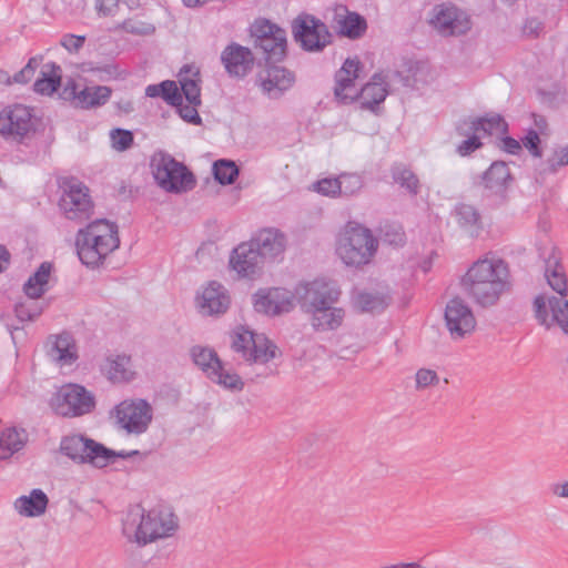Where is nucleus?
<instances>
[{
    "mask_svg": "<svg viewBox=\"0 0 568 568\" xmlns=\"http://www.w3.org/2000/svg\"><path fill=\"white\" fill-rule=\"evenodd\" d=\"M388 304V297L381 293L358 292L354 296V305L362 312L381 313Z\"/></svg>",
    "mask_w": 568,
    "mask_h": 568,
    "instance_id": "obj_36",
    "label": "nucleus"
},
{
    "mask_svg": "<svg viewBox=\"0 0 568 568\" xmlns=\"http://www.w3.org/2000/svg\"><path fill=\"white\" fill-rule=\"evenodd\" d=\"M439 382V377L437 373L433 369L420 368L416 373V388L423 389L430 385L437 384Z\"/></svg>",
    "mask_w": 568,
    "mask_h": 568,
    "instance_id": "obj_56",
    "label": "nucleus"
},
{
    "mask_svg": "<svg viewBox=\"0 0 568 568\" xmlns=\"http://www.w3.org/2000/svg\"><path fill=\"white\" fill-rule=\"evenodd\" d=\"M456 132L460 136L469 138L473 134H477V125L475 124V118L474 119H464L460 120L456 125Z\"/></svg>",
    "mask_w": 568,
    "mask_h": 568,
    "instance_id": "obj_61",
    "label": "nucleus"
},
{
    "mask_svg": "<svg viewBox=\"0 0 568 568\" xmlns=\"http://www.w3.org/2000/svg\"><path fill=\"white\" fill-rule=\"evenodd\" d=\"M478 133L483 132L485 135L506 134L508 132V123L500 114H486L484 116L475 118Z\"/></svg>",
    "mask_w": 568,
    "mask_h": 568,
    "instance_id": "obj_40",
    "label": "nucleus"
},
{
    "mask_svg": "<svg viewBox=\"0 0 568 568\" xmlns=\"http://www.w3.org/2000/svg\"><path fill=\"white\" fill-rule=\"evenodd\" d=\"M214 179L222 185L233 184L240 174L239 166L232 160L221 159L213 163Z\"/></svg>",
    "mask_w": 568,
    "mask_h": 568,
    "instance_id": "obj_41",
    "label": "nucleus"
},
{
    "mask_svg": "<svg viewBox=\"0 0 568 568\" xmlns=\"http://www.w3.org/2000/svg\"><path fill=\"white\" fill-rule=\"evenodd\" d=\"M363 69V64L357 58H347L342 67L335 72V78H352L357 79L359 77V72Z\"/></svg>",
    "mask_w": 568,
    "mask_h": 568,
    "instance_id": "obj_52",
    "label": "nucleus"
},
{
    "mask_svg": "<svg viewBox=\"0 0 568 568\" xmlns=\"http://www.w3.org/2000/svg\"><path fill=\"white\" fill-rule=\"evenodd\" d=\"M29 436L22 427H7L0 433V460L4 462L10 459L14 454L21 452L27 443Z\"/></svg>",
    "mask_w": 568,
    "mask_h": 568,
    "instance_id": "obj_29",
    "label": "nucleus"
},
{
    "mask_svg": "<svg viewBox=\"0 0 568 568\" xmlns=\"http://www.w3.org/2000/svg\"><path fill=\"white\" fill-rule=\"evenodd\" d=\"M49 404L59 416L77 417L91 413L95 407V398L83 386L67 384L52 395Z\"/></svg>",
    "mask_w": 568,
    "mask_h": 568,
    "instance_id": "obj_10",
    "label": "nucleus"
},
{
    "mask_svg": "<svg viewBox=\"0 0 568 568\" xmlns=\"http://www.w3.org/2000/svg\"><path fill=\"white\" fill-rule=\"evenodd\" d=\"M311 315V325L316 332L337 329L344 321L345 311L335 304L316 307Z\"/></svg>",
    "mask_w": 568,
    "mask_h": 568,
    "instance_id": "obj_26",
    "label": "nucleus"
},
{
    "mask_svg": "<svg viewBox=\"0 0 568 568\" xmlns=\"http://www.w3.org/2000/svg\"><path fill=\"white\" fill-rule=\"evenodd\" d=\"M500 149L509 154L517 155L520 153L523 145L518 140H516L511 136L505 135L501 139Z\"/></svg>",
    "mask_w": 568,
    "mask_h": 568,
    "instance_id": "obj_63",
    "label": "nucleus"
},
{
    "mask_svg": "<svg viewBox=\"0 0 568 568\" xmlns=\"http://www.w3.org/2000/svg\"><path fill=\"white\" fill-rule=\"evenodd\" d=\"M253 47L265 64L282 62L287 53L286 31L266 19L256 20L250 28Z\"/></svg>",
    "mask_w": 568,
    "mask_h": 568,
    "instance_id": "obj_6",
    "label": "nucleus"
},
{
    "mask_svg": "<svg viewBox=\"0 0 568 568\" xmlns=\"http://www.w3.org/2000/svg\"><path fill=\"white\" fill-rule=\"evenodd\" d=\"M62 69L55 62L42 64L39 78L33 83L34 92L42 95H51L61 85Z\"/></svg>",
    "mask_w": 568,
    "mask_h": 568,
    "instance_id": "obj_31",
    "label": "nucleus"
},
{
    "mask_svg": "<svg viewBox=\"0 0 568 568\" xmlns=\"http://www.w3.org/2000/svg\"><path fill=\"white\" fill-rule=\"evenodd\" d=\"M339 296L341 290L338 286L326 280L317 278L312 282H301L295 286L296 302L307 314L316 307L336 304Z\"/></svg>",
    "mask_w": 568,
    "mask_h": 568,
    "instance_id": "obj_11",
    "label": "nucleus"
},
{
    "mask_svg": "<svg viewBox=\"0 0 568 568\" xmlns=\"http://www.w3.org/2000/svg\"><path fill=\"white\" fill-rule=\"evenodd\" d=\"M59 449L62 455L77 464H91L95 467L99 457L110 453L103 444L80 434L63 436Z\"/></svg>",
    "mask_w": 568,
    "mask_h": 568,
    "instance_id": "obj_15",
    "label": "nucleus"
},
{
    "mask_svg": "<svg viewBox=\"0 0 568 568\" xmlns=\"http://www.w3.org/2000/svg\"><path fill=\"white\" fill-rule=\"evenodd\" d=\"M272 292L277 315L288 313L294 308V302L296 301L295 291L291 292L286 288L274 287Z\"/></svg>",
    "mask_w": 568,
    "mask_h": 568,
    "instance_id": "obj_44",
    "label": "nucleus"
},
{
    "mask_svg": "<svg viewBox=\"0 0 568 568\" xmlns=\"http://www.w3.org/2000/svg\"><path fill=\"white\" fill-rule=\"evenodd\" d=\"M445 322L454 339L464 338L476 327V318L473 311L460 297H454L447 303Z\"/></svg>",
    "mask_w": 568,
    "mask_h": 568,
    "instance_id": "obj_17",
    "label": "nucleus"
},
{
    "mask_svg": "<svg viewBox=\"0 0 568 568\" xmlns=\"http://www.w3.org/2000/svg\"><path fill=\"white\" fill-rule=\"evenodd\" d=\"M112 414L120 428L134 435L145 433L153 418L151 405L142 398L121 402Z\"/></svg>",
    "mask_w": 568,
    "mask_h": 568,
    "instance_id": "obj_12",
    "label": "nucleus"
},
{
    "mask_svg": "<svg viewBox=\"0 0 568 568\" xmlns=\"http://www.w3.org/2000/svg\"><path fill=\"white\" fill-rule=\"evenodd\" d=\"M546 168L542 173L555 174L559 169L568 165V145L559 146L554 150V153L546 160Z\"/></svg>",
    "mask_w": 568,
    "mask_h": 568,
    "instance_id": "obj_50",
    "label": "nucleus"
},
{
    "mask_svg": "<svg viewBox=\"0 0 568 568\" xmlns=\"http://www.w3.org/2000/svg\"><path fill=\"white\" fill-rule=\"evenodd\" d=\"M513 182L514 176L504 161H494L486 171L474 178V185L481 186L490 194L501 197H505Z\"/></svg>",
    "mask_w": 568,
    "mask_h": 568,
    "instance_id": "obj_20",
    "label": "nucleus"
},
{
    "mask_svg": "<svg viewBox=\"0 0 568 568\" xmlns=\"http://www.w3.org/2000/svg\"><path fill=\"white\" fill-rule=\"evenodd\" d=\"M63 94L81 109H93L104 105L110 100L112 90L106 85H92L78 91L77 84L71 82L64 88Z\"/></svg>",
    "mask_w": 568,
    "mask_h": 568,
    "instance_id": "obj_22",
    "label": "nucleus"
},
{
    "mask_svg": "<svg viewBox=\"0 0 568 568\" xmlns=\"http://www.w3.org/2000/svg\"><path fill=\"white\" fill-rule=\"evenodd\" d=\"M337 30L342 37L356 40L365 34L367 22L363 16L346 10V14L337 20Z\"/></svg>",
    "mask_w": 568,
    "mask_h": 568,
    "instance_id": "obj_34",
    "label": "nucleus"
},
{
    "mask_svg": "<svg viewBox=\"0 0 568 568\" xmlns=\"http://www.w3.org/2000/svg\"><path fill=\"white\" fill-rule=\"evenodd\" d=\"M255 335V333L243 327L235 331L232 335V349L240 353L245 359L246 354L251 348V344L254 343Z\"/></svg>",
    "mask_w": 568,
    "mask_h": 568,
    "instance_id": "obj_45",
    "label": "nucleus"
},
{
    "mask_svg": "<svg viewBox=\"0 0 568 568\" xmlns=\"http://www.w3.org/2000/svg\"><path fill=\"white\" fill-rule=\"evenodd\" d=\"M201 104H183V100L181 99L180 105H174L178 109L180 116L187 123L200 125L202 123V119L197 112V106Z\"/></svg>",
    "mask_w": 568,
    "mask_h": 568,
    "instance_id": "obj_54",
    "label": "nucleus"
},
{
    "mask_svg": "<svg viewBox=\"0 0 568 568\" xmlns=\"http://www.w3.org/2000/svg\"><path fill=\"white\" fill-rule=\"evenodd\" d=\"M508 286L509 268L501 258H480L462 278L463 290L483 307L495 305Z\"/></svg>",
    "mask_w": 568,
    "mask_h": 568,
    "instance_id": "obj_1",
    "label": "nucleus"
},
{
    "mask_svg": "<svg viewBox=\"0 0 568 568\" xmlns=\"http://www.w3.org/2000/svg\"><path fill=\"white\" fill-rule=\"evenodd\" d=\"M181 94L190 104H201V73L193 64H184L179 72Z\"/></svg>",
    "mask_w": 568,
    "mask_h": 568,
    "instance_id": "obj_28",
    "label": "nucleus"
},
{
    "mask_svg": "<svg viewBox=\"0 0 568 568\" xmlns=\"http://www.w3.org/2000/svg\"><path fill=\"white\" fill-rule=\"evenodd\" d=\"M230 305L229 291L216 281H211L197 298L200 312L207 316L224 314Z\"/></svg>",
    "mask_w": 568,
    "mask_h": 568,
    "instance_id": "obj_23",
    "label": "nucleus"
},
{
    "mask_svg": "<svg viewBox=\"0 0 568 568\" xmlns=\"http://www.w3.org/2000/svg\"><path fill=\"white\" fill-rule=\"evenodd\" d=\"M59 201L64 216L78 223L87 221L93 212V202L89 189L82 182L71 179Z\"/></svg>",
    "mask_w": 568,
    "mask_h": 568,
    "instance_id": "obj_13",
    "label": "nucleus"
},
{
    "mask_svg": "<svg viewBox=\"0 0 568 568\" xmlns=\"http://www.w3.org/2000/svg\"><path fill=\"white\" fill-rule=\"evenodd\" d=\"M292 33L300 48L310 53H321L334 42L327 24L306 12L300 13L292 21Z\"/></svg>",
    "mask_w": 568,
    "mask_h": 568,
    "instance_id": "obj_7",
    "label": "nucleus"
},
{
    "mask_svg": "<svg viewBox=\"0 0 568 568\" xmlns=\"http://www.w3.org/2000/svg\"><path fill=\"white\" fill-rule=\"evenodd\" d=\"M455 215L460 227L468 231L471 235L477 233L480 227V214L473 205L458 204L455 209Z\"/></svg>",
    "mask_w": 568,
    "mask_h": 568,
    "instance_id": "obj_39",
    "label": "nucleus"
},
{
    "mask_svg": "<svg viewBox=\"0 0 568 568\" xmlns=\"http://www.w3.org/2000/svg\"><path fill=\"white\" fill-rule=\"evenodd\" d=\"M221 62L231 78L243 79L253 71L255 55L248 47L232 41L221 52Z\"/></svg>",
    "mask_w": 568,
    "mask_h": 568,
    "instance_id": "obj_18",
    "label": "nucleus"
},
{
    "mask_svg": "<svg viewBox=\"0 0 568 568\" xmlns=\"http://www.w3.org/2000/svg\"><path fill=\"white\" fill-rule=\"evenodd\" d=\"M84 36L64 34L61 39V45L69 52H78L84 44Z\"/></svg>",
    "mask_w": 568,
    "mask_h": 568,
    "instance_id": "obj_59",
    "label": "nucleus"
},
{
    "mask_svg": "<svg viewBox=\"0 0 568 568\" xmlns=\"http://www.w3.org/2000/svg\"><path fill=\"white\" fill-rule=\"evenodd\" d=\"M254 308L258 313L266 315H277L273 303V292L270 290H258L253 296Z\"/></svg>",
    "mask_w": 568,
    "mask_h": 568,
    "instance_id": "obj_47",
    "label": "nucleus"
},
{
    "mask_svg": "<svg viewBox=\"0 0 568 568\" xmlns=\"http://www.w3.org/2000/svg\"><path fill=\"white\" fill-rule=\"evenodd\" d=\"M560 328L568 334V301L562 303V311L555 314V321Z\"/></svg>",
    "mask_w": 568,
    "mask_h": 568,
    "instance_id": "obj_64",
    "label": "nucleus"
},
{
    "mask_svg": "<svg viewBox=\"0 0 568 568\" xmlns=\"http://www.w3.org/2000/svg\"><path fill=\"white\" fill-rule=\"evenodd\" d=\"M160 97L170 105L181 104V91L179 90L176 82L172 80H164L159 83Z\"/></svg>",
    "mask_w": 568,
    "mask_h": 568,
    "instance_id": "obj_51",
    "label": "nucleus"
},
{
    "mask_svg": "<svg viewBox=\"0 0 568 568\" xmlns=\"http://www.w3.org/2000/svg\"><path fill=\"white\" fill-rule=\"evenodd\" d=\"M176 529L178 518L171 510L153 508L145 511L140 505L128 510L122 527L124 536L141 546L172 536Z\"/></svg>",
    "mask_w": 568,
    "mask_h": 568,
    "instance_id": "obj_2",
    "label": "nucleus"
},
{
    "mask_svg": "<svg viewBox=\"0 0 568 568\" xmlns=\"http://www.w3.org/2000/svg\"><path fill=\"white\" fill-rule=\"evenodd\" d=\"M49 498L40 488H34L29 495L18 497L13 507L14 510L23 517H39L43 515L48 508Z\"/></svg>",
    "mask_w": 568,
    "mask_h": 568,
    "instance_id": "obj_27",
    "label": "nucleus"
},
{
    "mask_svg": "<svg viewBox=\"0 0 568 568\" xmlns=\"http://www.w3.org/2000/svg\"><path fill=\"white\" fill-rule=\"evenodd\" d=\"M381 239L384 243L395 247L403 246L406 243V234L399 224H385L381 229Z\"/></svg>",
    "mask_w": 568,
    "mask_h": 568,
    "instance_id": "obj_46",
    "label": "nucleus"
},
{
    "mask_svg": "<svg viewBox=\"0 0 568 568\" xmlns=\"http://www.w3.org/2000/svg\"><path fill=\"white\" fill-rule=\"evenodd\" d=\"M544 30V23L538 20L537 18H528L526 19L524 27H523V33L526 37L529 38H537Z\"/></svg>",
    "mask_w": 568,
    "mask_h": 568,
    "instance_id": "obj_60",
    "label": "nucleus"
},
{
    "mask_svg": "<svg viewBox=\"0 0 568 568\" xmlns=\"http://www.w3.org/2000/svg\"><path fill=\"white\" fill-rule=\"evenodd\" d=\"M483 146V142L480 141V138L479 135L477 134H473L470 135L469 138H467L466 140L462 141L457 148H456V152L460 155V156H468L470 155L473 152L479 150L480 148Z\"/></svg>",
    "mask_w": 568,
    "mask_h": 568,
    "instance_id": "obj_55",
    "label": "nucleus"
},
{
    "mask_svg": "<svg viewBox=\"0 0 568 568\" xmlns=\"http://www.w3.org/2000/svg\"><path fill=\"white\" fill-rule=\"evenodd\" d=\"M42 54L31 57L27 64L20 71L13 74V81H16L18 84L29 83L33 79L38 68L42 64Z\"/></svg>",
    "mask_w": 568,
    "mask_h": 568,
    "instance_id": "obj_49",
    "label": "nucleus"
},
{
    "mask_svg": "<svg viewBox=\"0 0 568 568\" xmlns=\"http://www.w3.org/2000/svg\"><path fill=\"white\" fill-rule=\"evenodd\" d=\"M119 2H95L94 10L98 17H113L119 11Z\"/></svg>",
    "mask_w": 568,
    "mask_h": 568,
    "instance_id": "obj_62",
    "label": "nucleus"
},
{
    "mask_svg": "<svg viewBox=\"0 0 568 568\" xmlns=\"http://www.w3.org/2000/svg\"><path fill=\"white\" fill-rule=\"evenodd\" d=\"M388 95V82L382 73H374L371 80L358 91L361 106L364 110L376 112L379 104Z\"/></svg>",
    "mask_w": 568,
    "mask_h": 568,
    "instance_id": "obj_24",
    "label": "nucleus"
},
{
    "mask_svg": "<svg viewBox=\"0 0 568 568\" xmlns=\"http://www.w3.org/2000/svg\"><path fill=\"white\" fill-rule=\"evenodd\" d=\"M43 312V306L38 298L28 297L23 302H19L14 306V314L20 322H32Z\"/></svg>",
    "mask_w": 568,
    "mask_h": 568,
    "instance_id": "obj_43",
    "label": "nucleus"
},
{
    "mask_svg": "<svg viewBox=\"0 0 568 568\" xmlns=\"http://www.w3.org/2000/svg\"><path fill=\"white\" fill-rule=\"evenodd\" d=\"M276 345L273 344L265 335L256 334L254 343L246 354L245 361L251 363H267L276 355Z\"/></svg>",
    "mask_w": 568,
    "mask_h": 568,
    "instance_id": "obj_35",
    "label": "nucleus"
},
{
    "mask_svg": "<svg viewBox=\"0 0 568 568\" xmlns=\"http://www.w3.org/2000/svg\"><path fill=\"white\" fill-rule=\"evenodd\" d=\"M264 262L253 243L242 242L230 255V266L242 278L254 280L261 275Z\"/></svg>",
    "mask_w": 568,
    "mask_h": 568,
    "instance_id": "obj_19",
    "label": "nucleus"
},
{
    "mask_svg": "<svg viewBox=\"0 0 568 568\" xmlns=\"http://www.w3.org/2000/svg\"><path fill=\"white\" fill-rule=\"evenodd\" d=\"M390 172L393 180L402 187L406 189L409 194L417 195L419 193V180L405 164H394Z\"/></svg>",
    "mask_w": 568,
    "mask_h": 568,
    "instance_id": "obj_37",
    "label": "nucleus"
},
{
    "mask_svg": "<svg viewBox=\"0 0 568 568\" xmlns=\"http://www.w3.org/2000/svg\"><path fill=\"white\" fill-rule=\"evenodd\" d=\"M535 317L540 325L549 328L551 323L548 321L547 303L542 295H538L534 300Z\"/></svg>",
    "mask_w": 568,
    "mask_h": 568,
    "instance_id": "obj_57",
    "label": "nucleus"
},
{
    "mask_svg": "<svg viewBox=\"0 0 568 568\" xmlns=\"http://www.w3.org/2000/svg\"><path fill=\"white\" fill-rule=\"evenodd\" d=\"M538 256L545 264V277L549 286L561 296L568 294V281L561 264L559 250L550 242L538 246Z\"/></svg>",
    "mask_w": 568,
    "mask_h": 568,
    "instance_id": "obj_16",
    "label": "nucleus"
},
{
    "mask_svg": "<svg viewBox=\"0 0 568 568\" xmlns=\"http://www.w3.org/2000/svg\"><path fill=\"white\" fill-rule=\"evenodd\" d=\"M109 454H103V457H99L97 467L102 468L111 463L114 458L128 459L133 456L140 455L139 450H113L109 448Z\"/></svg>",
    "mask_w": 568,
    "mask_h": 568,
    "instance_id": "obj_58",
    "label": "nucleus"
},
{
    "mask_svg": "<svg viewBox=\"0 0 568 568\" xmlns=\"http://www.w3.org/2000/svg\"><path fill=\"white\" fill-rule=\"evenodd\" d=\"M295 83V74L276 63L266 64L264 74H260V85L270 99L281 98Z\"/></svg>",
    "mask_w": 568,
    "mask_h": 568,
    "instance_id": "obj_21",
    "label": "nucleus"
},
{
    "mask_svg": "<svg viewBox=\"0 0 568 568\" xmlns=\"http://www.w3.org/2000/svg\"><path fill=\"white\" fill-rule=\"evenodd\" d=\"M334 95L335 99L344 104L354 102L358 98V91L355 88V80L352 78H335Z\"/></svg>",
    "mask_w": 568,
    "mask_h": 568,
    "instance_id": "obj_42",
    "label": "nucleus"
},
{
    "mask_svg": "<svg viewBox=\"0 0 568 568\" xmlns=\"http://www.w3.org/2000/svg\"><path fill=\"white\" fill-rule=\"evenodd\" d=\"M111 146L118 152H124L132 148L134 135L132 131L125 129H113L110 131Z\"/></svg>",
    "mask_w": 568,
    "mask_h": 568,
    "instance_id": "obj_48",
    "label": "nucleus"
},
{
    "mask_svg": "<svg viewBox=\"0 0 568 568\" xmlns=\"http://www.w3.org/2000/svg\"><path fill=\"white\" fill-rule=\"evenodd\" d=\"M153 176L160 187L170 193L191 191L196 185L194 174L171 154L159 151L151 161Z\"/></svg>",
    "mask_w": 568,
    "mask_h": 568,
    "instance_id": "obj_4",
    "label": "nucleus"
},
{
    "mask_svg": "<svg viewBox=\"0 0 568 568\" xmlns=\"http://www.w3.org/2000/svg\"><path fill=\"white\" fill-rule=\"evenodd\" d=\"M352 182L355 187H362V181L357 175H342L337 179H322L316 182L315 190L323 195L335 196L341 194V184Z\"/></svg>",
    "mask_w": 568,
    "mask_h": 568,
    "instance_id": "obj_38",
    "label": "nucleus"
},
{
    "mask_svg": "<svg viewBox=\"0 0 568 568\" xmlns=\"http://www.w3.org/2000/svg\"><path fill=\"white\" fill-rule=\"evenodd\" d=\"M39 128V119L33 109L24 104L14 103L0 111V135L19 144L31 140Z\"/></svg>",
    "mask_w": 568,
    "mask_h": 568,
    "instance_id": "obj_5",
    "label": "nucleus"
},
{
    "mask_svg": "<svg viewBox=\"0 0 568 568\" xmlns=\"http://www.w3.org/2000/svg\"><path fill=\"white\" fill-rule=\"evenodd\" d=\"M192 362L214 384L232 390L241 392L244 382L236 373L226 369L217 353L207 346L194 345L190 349Z\"/></svg>",
    "mask_w": 568,
    "mask_h": 568,
    "instance_id": "obj_8",
    "label": "nucleus"
},
{
    "mask_svg": "<svg viewBox=\"0 0 568 568\" xmlns=\"http://www.w3.org/2000/svg\"><path fill=\"white\" fill-rule=\"evenodd\" d=\"M260 254L262 261L274 260L284 252L285 239L276 230H263L248 241Z\"/></svg>",
    "mask_w": 568,
    "mask_h": 568,
    "instance_id": "obj_25",
    "label": "nucleus"
},
{
    "mask_svg": "<svg viewBox=\"0 0 568 568\" xmlns=\"http://www.w3.org/2000/svg\"><path fill=\"white\" fill-rule=\"evenodd\" d=\"M52 271V264L43 262L23 285L28 297L40 298L48 290V282Z\"/></svg>",
    "mask_w": 568,
    "mask_h": 568,
    "instance_id": "obj_33",
    "label": "nucleus"
},
{
    "mask_svg": "<svg viewBox=\"0 0 568 568\" xmlns=\"http://www.w3.org/2000/svg\"><path fill=\"white\" fill-rule=\"evenodd\" d=\"M119 245L118 225L106 219H98L77 233V253L88 267L99 266Z\"/></svg>",
    "mask_w": 568,
    "mask_h": 568,
    "instance_id": "obj_3",
    "label": "nucleus"
},
{
    "mask_svg": "<svg viewBox=\"0 0 568 568\" xmlns=\"http://www.w3.org/2000/svg\"><path fill=\"white\" fill-rule=\"evenodd\" d=\"M50 355L61 365H72L79 358L77 342L69 332L54 336Z\"/></svg>",
    "mask_w": 568,
    "mask_h": 568,
    "instance_id": "obj_30",
    "label": "nucleus"
},
{
    "mask_svg": "<svg viewBox=\"0 0 568 568\" xmlns=\"http://www.w3.org/2000/svg\"><path fill=\"white\" fill-rule=\"evenodd\" d=\"M429 24L443 37L462 36L471 28L468 14L453 2L436 4L429 18Z\"/></svg>",
    "mask_w": 568,
    "mask_h": 568,
    "instance_id": "obj_14",
    "label": "nucleus"
},
{
    "mask_svg": "<svg viewBox=\"0 0 568 568\" xmlns=\"http://www.w3.org/2000/svg\"><path fill=\"white\" fill-rule=\"evenodd\" d=\"M377 248V241L366 227H353L339 240L336 252L349 266L367 264Z\"/></svg>",
    "mask_w": 568,
    "mask_h": 568,
    "instance_id": "obj_9",
    "label": "nucleus"
},
{
    "mask_svg": "<svg viewBox=\"0 0 568 568\" xmlns=\"http://www.w3.org/2000/svg\"><path fill=\"white\" fill-rule=\"evenodd\" d=\"M102 372L113 383L129 382L133 378L131 357L126 355L110 356L102 366Z\"/></svg>",
    "mask_w": 568,
    "mask_h": 568,
    "instance_id": "obj_32",
    "label": "nucleus"
},
{
    "mask_svg": "<svg viewBox=\"0 0 568 568\" xmlns=\"http://www.w3.org/2000/svg\"><path fill=\"white\" fill-rule=\"evenodd\" d=\"M521 143L534 158L542 156L541 140L536 130L529 129L521 139Z\"/></svg>",
    "mask_w": 568,
    "mask_h": 568,
    "instance_id": "obj_53",
    "label": "nucleus"
}]
</instances>
